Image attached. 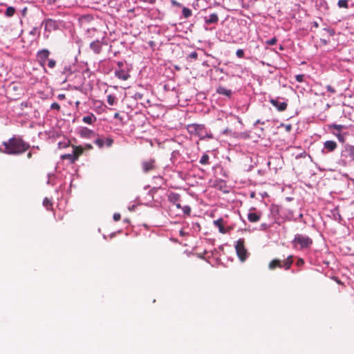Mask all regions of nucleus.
Instances as JSON below:
<instances>
[{"mask_svg":"<svg viewBox=\"0 0 354 354\" xmlns=\"http://www.w3.org/2000/svg\"><path fill=\"white\" fill-rule=\"evenodd\" d=\"M3 153L17 155L22 152V140L20 138L13 137L8 141L3 142Z\"/></svg>","mask_w":354,"mask_h":354,"instance_id":"1","label":"nucleus"},{"mask_svg":"<svg viewBox=\"0 0 354 354\" xmlns=\"http://www.w3.org/2000/svg\"><path fill=\"white\" fill-rule=\"evenodd\" d=\"M292 243L295 248L304 250L309 248L313 245V241L311 238L306 235L297 234L295 236Z\"/></svg>","mask_w":354,"mask_h":354,"instance_id":"2","label":"nucleus"},{"mask_svg":"<svg viewBox=\"0 0 354 354\" xmlns=\"http://www.w3.org/2000/svg\"><path fill=\"white\" fill-rule=\"evenodd\" d=\"M293 263V256L290 255L286 259L281 260L279 259H274L272 260L268 264V268L271 270L276 269L277 268H283L287 270H289Z\"/></svg>","mask_w":354,"mask_h":354,"instance_id":"3","label":"nucleus"},{"mask_svg":"<svg viewBox=\"0 0 354 354\" xmlns=\"http://www.w3.org/2000/svg\"><path fill=\"white\" fill-rule=\"evenodd\" d=\"M187 130L189 134L204 138L207 135L205 127L203 124H191L187 126Z\"/></svg>","mask_w":354,"mask_h":354,"instance_id":"4","label":"nucleus"},{"mask_svg":"<svg viewBox=\"0 0 354 354\" xmlns=\"http://www.w3.org/2000/svg\"><path fill=\"white\" fill-rule=\"evenodd\" d=\"M235 250L240 261L243 262L246 260L248 252L245 248L244 239H239L235 245Z\"/></svg>","mask_w":354,"mask_h":354,"instance_id":"5","label":"nucleus"},{"mask_svg":"<svg viewBox=\"0 0 354 354\" xmlns=\"http://www.w3.org/2000/svg\"><path fill=\"white\" fill-rule=\"evenodd\" d=\"M141 166L142 171L145 173H148L149 171L156 169L157 168L156 160L153 158H150L149 160L142 161L141 163Z\"/></svg>","mask_w":354,"mask_h":354,"instance_id":"6","label":"nucleus"},{"mask_svg":"<svg viewBox=\"0 0 354 354\" xmlns=\"http://www.w3.org/2000/svg\"><path fill=\"white\" fill-rule=\"evenodd\" d=\"M341 156L348 161H354V147L350 145L345 146L342 151Z\"/></svg>","mask_w":354,"mask_h":354,"instance_id":"7","label":"nucleus"},{"mask_svg":"<svg viewBox=\"0 0 354 354\" xmlns=\"http://www.w3.org/2000/svg\"><path fill=\"white\" fill-rule=\"evenodd\" d=\"M50 55V51L47 49H42L37 52V59L41 66L45 65L46 61L48 59Z\"/></svg>","mask_w":354,"mask_h":354,"instance_id":"8","label":"nucleus"},{"mask_svg":"<svg viewBox=\"0 0 354 354\" xmlns=\"http://www.w3.org/2000/svg\"><path fill=\"white\" fill-rule=\"evenodd\" d=\"M270 102L275 106L279 111H285L288 106V104L286 102H279L278 99H270Z\"/></svg>","mask_w":354,"mask_h":354,"instance_id":"9","label":"nucleus"},{"mask_svg":"<svg viewBox=\"0 0 354 354\" xmlns=\"http://www.w3.org/2000/svg\"><path fill=\"white\" fill-rule=\"evenodd\" d=\"M102 42L97 39L90 44V48L95 53L99 54L102 50Z\"/></svg>","mask_w":354,"mask_h":354,"instance_id":"10","label":"nucleus"},{"mask_svg":"<svg viewBox=\"0 0 354 354\" xmlns=\"http://www.w3.org/2000/svg\"><path fill=\"white\" fill-rule=\"evenodd\" d=\"M72 147L73 149V153L76 160H77L79 159L80 156L81 155H82L84 148L81 145H80V146L72 145Z\"/></svg>","mask_w":354,"mask_h":354,"instance_id":"11","label":"nucleus"},{"mask_svg":"<svg viewBox=\"0 0 354 354\" xmlns=\"http://www.w3.org/2000/svg\"><path fill=\"white\" fill-rule=\"evenodd\" d=\"M115 76L122 80H127L130 77L129 73L123 69L115 71Z\"/></svg>","mask_w":354,"mask_h":354,"instance_id":"12","label":"nucleus"},{"mask_svg":"<svg viewBox=\"0 0 354 354\" xmlns=\"http://www.w3.org/2000/svg\"><path fill=\"white\" fill-rule=\"evenodd\" d=\"M324 147L328 151L332 152L337 148V145L333 140H327L324 142Z\"/></svg>","mask_w":354,"mask_h":354,"instance_id":"13","label":"nucleus"},{"mask_svg":"<svg viewBox=\"0 0 354 354\" xmlns=\"http://www.w3.org/2000/svg\"><path fill=\"white\" fill-rule=\"evenodd\" d=\"M216 93L220 94V95H225L227 97H230L231 95H232V91L231 89H228V88H226L223 86H219L217 88H216Z\"/></svg>","mask_w":354,"mask_h":354,"instance_id":"14","label":"nucleus"},{"mask_svg":"<svg viewBox=\"0 0 354 354\" xmlns=\"http://www.w3.org/2000/svg\"><path fill=\"white\" fill-rule=\"evenodd\" d=\"M214 225L216 227H218V230H219V232L221 233V234H225L226 233V230L224 227V225H223V218H218L216 221H214Z\"/></svg>","mask_w":354,"mask_h":354,"instance_id":"15","label":"nucleus"},{"mask_svg":"<svg viewBox=\"0 0 354 354\" xmlns=\"http://www.w3.org/2000/svg\"><path fill=\"white\" fill-rule=\"evenodd\" d=\"M218 21V17L216 13H212L209 16V17L205 18V22L207 24H216Z\"/></svg>","mask_w":354,"mask_h":354,"instance_id":"16","label":"nucleus"},{"mask_svg":"<svg viewBox=\"0 0 354 354\" xmlns=\"http://www.w3.org/2000/svg\"><path fill=\"white\" fill-rule=\"evenodd\" d=\"M180 198V194L177 193L171 192L168 195V200L170 203H173L174 205L178 202H179Z\"/></svg>","mask_w":354,"mask_h":354,"instance_id":"17","label":"nucleus"},{"mask_svg":"<svg viewBox=\"0 0 354 354\" xmlns=\"http://www.w3.org/2000/svg\"><path fill=\"white\" fill-rule=\"evenodd\" d=\"M97 120L96 117L93 113H90L82 118V121L86 124H92Z\"/></svg>","mask_w":354,"mask_h":354,"instance_id":"18","label":"nucleus"},{"mask_svg":"<svg viewBox=\"0 0 354 354\" xmlns=\"http://www.w3.org/2000/svg\"><path fill=\"white\" fill-rule=\"evenodd\" d=\"M261 215L254 212H250L248 214V219L251 223H256L260 220Z\"/></svg>","mask_w":354,"mask_h":354,"instance_id":"19","label":"nucleus"},{"mask_svg":"<svg viewBox=\"0 0 354 354\" xmlns=\"http://www.w3.org/2000/svg\"><path fill=\"white\" fill-rule=\"evenodd\" d=\"M62 160H68L71 163H74L76 161V159L73 155V153H65L61 156Z\"/></svg>","mask_w":354,"mask_h":354,"instance_id":"20","label":"nucleus"},{"mask_svg":"<svg viewBox=\"0 0 354 354\" xmlns=\"http://www.w3.org/2000/svg\"><path fill=\"white\" fill-rule=\"evenodd\" d=\"M43 205H44V207H46V209L48 210L51 209L52 207H53V203H52L51 199H49L48 198H45L44 201H43Z\"/></svg>","mask_w":354,"mask_h":354,"instance_id":"21","label":"nucleus"},{"mask_svg":"<svg viewBox=\"0 0 354 354\" xmlns=\"http://www.w3.org/2000/svg\"><path fill=\"white\" fill-rule=\"evenodd\" d=\"M209 156L206 153L203 154L200 160V163L202 165H209Z\"/></svg>","mask_w":354,"mask_h":354,"instance_id":"22","label":"nucleus"},{"mask_svg":"<svg viewBox=\"0 0 354 354\" xmlns=\"http://www.w3.org/2000/svg\"><path fill=\"white\" fill-rule=\"evenodd\" d=\"M183 15L185 18L189 17L192 12V10L189 8H187L186 7H184L182 10Z\"/></svg>","mask_w":354,"mask_h":354,"instance_id":"23","label":"nucleus"},{"mask_svg":"<svg viewBox=\"0 0 354 354\" xmlns=\"http://www.w3.org/2000/svg\"><path fill=\"white\" fill-rule=\"evenodd\" d=\"M330 129H334L335 130H337L339 132H340L343 129L345 128V127L344 125H341V124H331L329 126Z\"/></svg>","mask_w":354,"mask_h":354,"instance_id":"24","label":"nucleus"},{"mask_svg":"<svg viewBox=\"0 0 354 354\" xmlns=\"http://www.w3.org/2000/svg\"><path fill=\"white\" fill-rule=\"evenodd\" d=\"M82 135L86 137H90L91 135H93L94 133L92 130H90L87 128L84 129L82 131Z\"/></svg>","mask_w":354,"mask_h":354,"instance_id":"25","label":"nucleus"},{"mask_svg":"<svg viewBox=\"0 0 354 354\" xmlns=\"http://www.w3.org/2000/svg\"><path fill=\"white\" fill-rule=\"evenodd\" d=\"M337 5L339 8H348V0H339Z\"/></svg>","mask_w":354,"mask_h":354,"instance_id":"26","label":"nucleus"},{"mask_svg":"<svg viewBox=\"0 0 354 354\" xmlns=\"http://www.w3.org/2000/svg\"><path fill=\"white\" fill-rule=\"evenodd\" d=\"M94 142L99 148H102L104 146V140L103 138H98Z\"/></svg>","mask_w":354,"mask_h":354,"instance_id":"27","label":"nucleus"},{"mask_svg":"<svg viewBox=\"0 0 354 354\" xmlns=\"http://www.w3.org/2000/svg\"><path fill=\"white\" fill-rule=\"evenodd\" d=\"M15 10L13 7H8L6 9V15L7 17H12L14 15Z\"/></svg>","mask_w":354,"mask_h":354,"instance_id":"28","label":"nucleus"},{"mask_svg":"<svg viewBox=\"0 0 354 354\" xmlns=\"http://www.w3.org/2000/svg\"><path fill=\"white\" fill-rule=\"evenodd\" d=\"M115 102V96L112 95H109L107 96V102L109 103V105H113L114 103Z\"/></svg>","mask_w":354,"mask_h":354,"instance_id":"29","label":"nucleus"},{"mask_svg":"<svg viewBox=\"0 0 354 354\" xmlns=\"http://www.w3.org/2000/svg\"><path fill=\"white\" fill-rule=\"evenodd\" d=\"M113 140L110 137L106 138L104 140V145H106L108 147H111L113 145Z\"/></svg>","mask_w":354,"mask_h":354,"instance_id":"30","label":"nucleus"},{"mask_svg":"<svg viewBox=\"0 0 354 354\" xmlns=\"http://www.w3.org/2000/svg\"><path fill=\"white\" fill-rule=\"evenodd\" d=\"M182 209L186 215L189 216L191 213V207L188 205L183 207Z\"/></svg>","mask_w":354,"mask_h":354,"instance_id":"31","label":"nucleus"},{"mask_svg":"<svg viewBox=\"0 0 354 354\" xmlns=\"http://www.w3.org/2000/svg\"><path fill=\"white\" fill-rule=\"evenodd\" d=\"M277 41V38L274 37L272 38V39H270V40H267V41H266V44H267L268 45H271V46H272V45H274V44H276Z\"/></svg>","mask_w":354,"mask_h":354,"instance_id":"32","label":"nucleus"},{"mask_svg":"<svg viewBox=\"0 0 354 354\" xmlns=\"http://www.w3.org/2000/svg\"><path fill=\"white\" fill-rule=\"evenodd\" d=\"M295 80L298 82H303L304 80V75H303V74L297 75L295 76Z\"/></svg>","mask_w":354,"mask_h":354,"instance_id":"33","label":"nucleus"},{"mask_svg":"<svg viewBox=\"0 0 354 354\" xmlns=\"http://www.w3.org/2000/svg\"><path fill=\"white\" fill-rule=\"evenodd\" d=\"M335 135L337 136V138H338V140L342 142H344L345 141V138H344V136L343 134H342L340 132L337 133H335Z\"/></svg>","mask_w":354,"mask_h":354,"instance_id":"34","label":"nucleus"},{"mask_svg":"<svg viewBox=\"0 0 354 354\" xmlns=\"http://www.w3.org/2000/svg\"><path fill=\"white\" fill-rule=\"evenodd\" d=\"M50 108L51 109H55L59 111L60 110V105L57 102H53L51 104Z\"/></svg>","mask_w":354,"mask_h":354,"instance_id":"35","label":"nucleus"},{"mask_svg":"<svg viewBox=\"0 0 354 354\" xmlns=\"http://www.w3.org/2000/svg\"><path fill=\"white\" fill-rule=\"evenodd\" d=\"M236 55L239 58H243L244 57V51L242 49H238L236 52Z\"/></svg>","mask_w":354,"mask_h":354,"instance_id":"36","label":"nucleus"},{"mask_svg":"<svg viewBox=\"0 0 354 354\" xmlns=\"http://www.w3.org/2000/svg\"><path fill=\"white\" fill-rule=\"evenodd\" d=\"M56 65V62L54 59H49L48 62V66L50 68H53Z\"/></svg>","mask_w":354,"mask_h":354,"instance_id":"37","label":"nucleus"},{"mask_svg":"<svg viewBox=\"0 0 354 354\" xmlns=\"http://www.w3.org/2000/svg\"><path fill=\"white\" fill-rule=\"evenodd\" d=\"M188 57L190 59H196L198 58V53L196 51L192 52L189 55Z\"/></svg>","mask_w":354,"mask_h":354,"instance_id":"38","label":"nucleus"},{"mask_svg":"<svg viewBox=\"0 0 354 354\" xmlns=\"http://www.w3.org/2000/svg\"><path fill=\"white\" fill-rule=\"evenodd\" d=\"M38 30V25L36 24L33 26L32 29L30 30V34L32 35H35L37 31Z\"/></svg>","mask_w":354,"mask_h":354,"instance_id":"39","label":"nucleus"},{"mask_svg":"<svg viewBox=\"0 0 354 354\" xmlns=\"http://www.w3.org/2000/svg\"><path fill=\"white\" fill-rule=\"evenodd\" d=\"M326 89L328 92H330V93H336V90L335 89V88H333L332 86L330 85H328L326 86Z\"/></svg>","mask_w":354,"mask_h":354,"instance_id":"40","label":"nucleus"},{"mask_svg":"<svg viewBox=\"0 0 354 354\" xmlns=\"http://www.w3.org/2000/svg\"><path fill=\"white\" fill-rule=\"evenodd\" d=\"M304 264V261L303 259L301 258H299L297 262H296V265L298 266V267H301Z\"/></svg>","mask_w":354,"mask_h":354,"instance_id":"41","label":"nucleus"},{"mask_svg":"<svg viewBox=\"0 0 354 354\" xmlns=\"http://www.w3.org/2000/svg\"><path fill=\"white\" fill-rule=\"evenodd\" d=\"M120 218H121V215H120V214H119V213H115V214H113V220H114L115 221H120Z\"/></svg>","mask_w":354,"mask_h":354,"instance_id":"42","label":"nucleus"},{"mask_svg":"<svg viewBox=\"0 0 354 354\" xmlns=\"http://www.w3.org/2000/svg\"><path fill=\"white\" fill-rule=\"evenodd\" d=\"M84 148V149H93V146L90 144H86L84 147H83Z\"/></svg>","mask_w":354,"mask_h":354,"instance_id":"43","label":"nucleus"},{"mask_svg":"<svg viewBox=\"0 0 354 354\" xmlns=\"http://www.w3.org/2000/svg\"><path fill=\"white\" fill-rule=\"evenodd\" d=\"M65 95L64 94H59L58 96H57V98L59 100H63L65 99Z\"/></svg>","mask_w":354,"mask_h":354,"instance_id":"44","label":"nucleus"},{"mask_svg":"<svg viewBox=\"0 0 354 354\" xmlns=\"http://www.w3.org/2000/svg\"><path fill=\"white\" fill-rule=\"evenodd\" d=\"M118 66L120 68V69H122V67L124 66V63L122 62H118Z\"/></svg>","mask_w":354,"mask_h":354,"instance_id":"45","label":"nucleus"},{"mask_svg":"<svg viewBox=\"0 0 354 354\" xmlns=\"http://www.w3.org/2000/svg\"><path fill=\"white\" fill-rule=\"evenodd\" d=\"M114 118H115V119H118V118L121 119V117H120V113H115L114 114Z\"/></svg>","mask_w":354,"mask_h":354,"instance_id":"46","label":"nucleus"},{"mask_svg":"<svg viewBox=\"0 0 354 354\" xmlns=\"http://www.w3.org/2000/svg\"><path fill=\"white\" fill-rule=\"evenodd\" d=\"M27 10L28 8L26 7L24 8L23 12H24V17H26L27 15Z\"/></svg>","mask_w":354,"mask_h":354,"instance_id":"47","label":"nucleus"},{"mask_svg":"<svg viewBox=\"0 0 354 354\" xmlns=\"http://www.w3.org/2000/svg\"><path fill=\"white\" fill-rule=\"evenodd\" d=\"M326 31L329 33L330 35H333L334 34V31L333 30L328 29Z\"/></svg>","mask_w":354,"mask_h":354,"instance_id":"48","label":"nucleus"},{"mask_svg":"<svg viewBox=\"0 0 354 354\" xmlns=\"http://www.w3.org/2000/svg\"><path fill=\"white\" fill-rule=\"evenodd\" d=\"M176 205V207L178 208V209H182L183 207H181L180 204L179 203V202L176 203L174 204Z\"/></svg>","mask_w":354,"mask_h":354,"instance_id":"49","label":"nucleus"},{"mask_svg":"<svg viewBox=\"0 0 354 354\" xmlns=\"http://www.w3.org/2000/svg\"><path fill=\"white\" fill-rule=\"evenodd\" d=\"M171 2H172V3H173L174 5H176V6H179V5H180V4H179L178 2H176L175 0H172V1H171Z\"/></svg>","mask_w":354,"mask_h":354,"instance_id":"50","label":"nucleus"},{"mask_svg":"<svg viewBox=\"0 0 354 354\" xmlns=\"http://www.w3.org/2000/svg\"><path fill=\"white\" fill-rule=\"evenodd\" d=\"M286 129H287L288 131H290V130L291 129V125H290V124L287 125V126H286Z\"/></svg>","mask_w":354,"mask_h":354,"instance_id":"51","label":"nucleus"},{"mask_svg":"<svg viewBox=\"0 0 354 354\" xmlns=\"http://www.w3.org/2000/svg\"><path fill=\"white\" fill-rule=\"evenodd\" d=\"M27 156H28V158H31V153L28 152V154H27Z\"/></svg>","mask_w":354,"mask_h":354,"instance_id":"52","label":"nucleus"},{"mask_svg":"<svg viewBox=\"0 0 354 354\" xmlns=\"http://www.w3.org/2000/svg\"><path fill=\"white\" fill-rule=\"evenodd\" d=\"M23 147H24V151H26L28 148V147L27 148L25 147V144L24 143L23 145Z\"/></svg>","mask_w":354,"mask_h":354,"instance_id":"53","label":"nucleus"},{"mask_svg":"<svg viewBox=\"0 0 354 354\" xmlns=\"http://www.w3.org/2000/svg\"><path fill=\"white\" fill-rule=\"evenodd\" d=\"M0 152H3V149L0 148Z\"/></svg>","mask_w":354,"mask_h":354,"instance_id":"54","label":"nucleus"}]
</instances>
